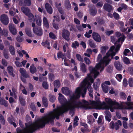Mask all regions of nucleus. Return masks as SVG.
I'll use <instances>...</instances> for the list:
<instances>
[{
  "label": "nucleus",
  "instance_id": "f257e3e1",
  "mask_svg": "<svg viewBox=\"0 0 133 133\" xmlns=\"http://www.w3.org/2000/svg\"><path fill=\"white\" fill-rule=\"evenodd\" d=\"M74 94V93L70 95V100L67 101L63 95L59 93L58 100L59 102L61 104H63L65 101H66V102L62 106L59 107L57 110L54 109L53 111L50 112L45 116H48L50 113L52 114V115L50 117H54V119L53 118V121L54 123V120L55 118H56L57 119H59L60 115L63 114L65 112L69 110L70 114L72 116H73L74 114V111L75 108L86 109L89 104L88 102L84 100H83L82 102L76 101V99L77 98H75L73 100L71 99V96Z\"/></svg>",
  "mask_w": 133,
  "mask_h": 133
},
{
  "label": "nucleus",
  "instance_id": "f03ea898",
  "mask_svg": "<svg viewBox=\"0 0 133 133\" xmlns=\"http://www.w3.org/2000/svg\"><path fill=\"white\" fill-rule=\"evenodd\" d=\"M92 73L89 74L88 76L82 82V85L81 87H78L76 89L74 94L71 96L70 98L72 100H73L75 98H78L80 97L81 94L83 97H84L85 94L87 90L88 89L89 91V95L90 96L93 98V89L91 87V85L89 82L93 83L94 79L92 78L94 74L92 75Z\"/></svg>",
  "mask_w": 133,
  "mask_h": 133
},
{
  "label": "nucleus",
  "instance_id": "7ed1b4c3",
  "mask_svg": "<svg viewBox=\"0 0 133 133\" xmlns=\"http://www.w3.org/2000/svg\"><path fill=\"white\" fill-rule=\"evenodd\" d=\"M97 61L99 62L97 64L95 68L90 66L89 67V69L91 73L94 74V77L95 78H96L99 72L98 71L100 69V72H102L105 66H106L109 64L107 57L106 55L104 56L103 59H102V55L99 54L98 55L97 58Z\"/></svg>",
  "mask_w": 133,
  "mask_h": 133
},
{
  "label": "nucleus",
  "instance_id": "20e7f679",
  "mask_svg": "<svg viewBox=\"0 0 133 133\" xmlns=\"http://www.w3.org/2000/svg\"><path fill=\"white\" fill-rule=\"evenodd\" d=\"M105 101L110 106L113 105H116L117 108L119 109H127L128 108V107L125 105H128V103H124L121 102V104H119L116 101H113L112 100L109 98H106L105 99Z\"/></svg>",
  "mask_w": 133,
  "mask_h": 133
},
{
  "label": "nucleus",
  "instance_id": "39448f33",
  "mask_svg": "<svg viewBox=\"0 0 133 133\" xmlns=\"http://www.w3.org/2000/svg\"><path fill=\"white\" fill-rule=\"evenodd\" d=\"M99 98L97 97L96 96L95 97V101H92L91 104L95 106L98 107V106H104L105 108L106 109H108L110 108V107L106 105V103L105 102H103L101 103L99 100Z\"/></svg>",
  "mask_w": 133,
  "mask_h": 133
},
{
  "label": "nucleus",
  "instance_id": "423d86ee",
  "mask_svg": "<svg viewBox=\"0 0 133 133\" xmlns=\"http://www.w3.org/2000/svg\"><path fill=\"white\" fill-rule=\"evenodd\" d=\"M119 125L121 126L122 125V123L120 120H118L115 123L112 121L110 124V127L111 128H115L116 130H117L119 129Z\"/></svg>",
  "mask_w": 133,
  "mask_h": 133
},
{
  "label": "nucleus",
  "instance_id": "0eeeda50",
  "mask_svg": "<svg viewBox=\"0 0 133 133\" xmlns=\"http://www.w3.org/2000/svg\"><path fill=\"white\" fill-rule=\"evenodd\" d=\"M70 33L67 30L64 29L62 30V37L67 41L70 40Z\"/></svg>",
  "mask_w": 133,
  "mask_h": 133
},
{
  "label": "nucleus",
  "instance_id": "6e6552de",
  "mask_svg": "<svg viewBox=\"0 0 133 133\" xmlns=\"http://www.w3.org/2000/svg\"><path fill=\"white\" fill-rule=\"evenodd\" d=\"M32 29L34 33L37 36H41L43 35V30L41 27H37L33 28Z\"/></svg>",
  "mask_w": 133,
  "mask_h": 133
},
{
  "label": "nucleus",
  "instance_id": "1a4fd4ad",
  "mask_svg": "<svg viewBox=\"0 0 133 133\" xmlns=\"http://www.w3.org/2000/svg\"><path fill=\"white\" fill-rule=\"evenodd\" d=\"M9 28L10 31L12 35H15L17 33L16 27L14 24L10 23L9 25Z\"/></svg>",
  "mask_w": 133,
  "mask_h": 133
},
{
  "label": "nucleus",
  "instance_id": "9d476101",
  "mask_svg": "<svg viewBox=\"0 0 133 133\" xmlns=\"http://www.w3.org/2000/svg\"><path fill=\"white\" fill-rule=\"evenodd\" d=\"M1 22L5 25H7L9 23V19L6 15L3 14L1 16Z\"/></svg>",
  "mask_w": 133,
  "mask_h": 133
},
{
  "label": "nucleus",
  "instance_id": "9b49d317",
  "mask_svg": "<svg viewBox=\"0 0 133 133\" xmlns=\"http://www.w3.org/2000/svg\"><path fill=\"white\" fill-rule=\"evenodd\" d=\"M19 71L22 76L25 78H30V76L29 74L27 73L26 70L24 68H22L19 69Z\"/></svg>",
  "mask_w": 133,
  "mask_h": 133
},
{
  "label": "nucleus",
  "instance_id": "f8f14e48",
  "mask_svg": "<svg viewBox=\"0 0 133 133\" xmlns=\"http://www.w3.org/2000/svg\"><path fill=\"white\" fill-rule=\"evenodd\" d=\"M92 36L93 38L95 41L98 42H100L101 41V37L97 33L95 32H93Z\"/></svg>",
  "mask_w": 133,
  "mask_h": 133
},
{
  "label": "nucleus",
  "instance_id": "ddd939ff",
  "mask_svg": "<svg viewBox=\"0 0 133 133\" xmlns=\"http://www.w3.org/2000/svg\"><path fill=\"white\" fill-rule=\"evenodd\" d=\"M114 65L116 69L118 71H121L122 68V66L120 62L118 61H116L114 63Z\"/></svg>",
  "mask_w": 133,
  "mask_h": 133
},
{
  "label": "nucleus",
  "instance_id": "4468645a",
  "mask_svg": "<svg viewBox=\"0 0 133 133\" xmlns=\"http://www.w3.org/2000/svg\"><path fill=\"white\" fill-rule=\"evenodd\" d=\"M103 8L106 11L109 12H110L112 10V6L108 3H105L104 4Z\"/></svg>",
  "mask_w": 133,
  "mask_h": 133
},
{
  "label": "nucleus",
  "instance_id": "2eb2a0df",
  "mask_svg": "<svg viewBox=\"0 0 133 133\" xmlns=\"http://www.w3.org/2000/svg\"><path fill=\"white\" fill-rule=\"evenodd\" d=\"M45 8L48 13L50 14L52 13V8L51 5L48 3H47L45 4Z\"/></svg>",
  "mask_w": 133,
  "mask_h": 133
},
{
  "label": "nucleus",
  "instance_id": "dca6fc26",
  "mask_svg": "<svg viewBox=\"0 0 133 133\" xmlns=\"http://www.w3.org/2000/svg\"><path fill=\"white\" fill-rule=\"evenodd\" d=\"M104 113L105 114V117L106 120L108 122H110L111 120V117L110 112L106 110L104 111Z\"/></svg>",
  "mask_w": 133,
  "mask_h": 133
},
{
  "label": "nucleus",
  "instance_id": "f3484780",
  "mask_svg": "<svg viewBox=\"0 0 133 133\" xmlns=\"http://www.w3.org/2000/svg\"><path fill=\"white\" fill-rule=\"evenodd\" d=\"M62 91L63 94L67 95H69L71 92L67 87H62Z\"/></svg>",
  "mask_w": 133,
  "mask_h": 133
},
{
  "label": "nucleus",
  "instance_id": "a211bd4d",
  "mask_svg": "<svg viewBox=\"0 0 133 133\" xmlns=\"http://www.w3.org/2000/svg\"><path fill=\"white\" fill-rule=\"evenodd\" d=\"M30 72L32 74H34L37 71V69L35 66V64H32L30 68Z\"/></svg>",
  "mask_w": 133,
  "mask_h": 133
},
{
  "label": "nucleus",
  "instance_id": "6ab92c4d",
  "mask_svg": "<svg viewBox=\"0 0 133 133\" xmlns=\"http://www.w3.org/2000/svg\"><path fill=\"white\" fill-rule=\"evenodd\" d=\"M116 52L113 51L112 52H110L108 51L106 54V56L107 57V58L108 59V61H109V62L110 61V60H109V57L110 56L111 57V59H112L113 58V56H114L116 54Z\"/></svg>",
  "mask_w": 133,
  "mask_h": 133
},
{
  "label": "nucleus",
  "instance_id": "aec40b11",
  "mask_svg": "<svg viewBox=\"0 0 133 133\" xmlns=\"http://www.w3.org/2000/svg\"><path fill=\"white\" fill-rule=\"evenodd\" d=\"M7 70L10 75H12L13 77L15 76V75L13 74V68L12 66H8L7 67Z\"/></svg>",
  "mask_w": 133,
  "mask_h": 133
},
{
  "label": "nucleus",
  "instance_id": "412c9836",
  "mask_svg": "<svg viewBox=\"0 0 133 133\" xmlns=\"http://www.w3.org/2000/svg\"><path fill=\"white\" fill-rule=\"evenodd\" d=\"M35 20L36 23L37 25L41 26V24L42 20L41 17L37 15H35Z\"/></svg>",
  "mask_w": 133,
  "mask_h": 133
},
{
  "label": "nucleus",
  "instance_id": "4be33fe9",
  "mask_svg": "<svg viewBox=\"0 0 133 133\" xmlns=\"http://www.w3.org/2000/svg\"><path fill=\"white\" fill-rule=\"evenodd\" d=\"M43 25L47 28H48L49 27V25L47 18L44 17L43 19Z\"/></svg>",
  "mask_w": 133,
  "mask_h": 133
},
{
  "label": "nucleus",
  "instance_id": "5701e85b",
  "mask_svg": "<svg viewBox=\"0 0 133 133\" xmlns=\"http://www.w3.org/2000/svg\"><path fill=\"white\" fill-rule=\"evenodd\" d=\"M80 69L82 71L85 72L87 71L86 67L85 64L81 62L80 63Z\"/></svg>",
  "mask_w": 133,
  "mask_h": 133
},
{
  "label": "nucleus",
  "instance_id": "b1692460",
  "mask_svg": "<svg viewBox=\"0 0 133 133\" xmlns=\"http://www.w3.org/2000/svg\"><path fill=\"white\" fill-rule=\"evenodd\" d=\"M22 12L26 15L30 12V9L27 7H22L21 8Z\"/></svg>",
  "mask_w": 133,
  "mask_h": 133
},
{
  "label": "nucleus",
  "instance_id": "393cba45",
  "mask_svg": "<svg viewBox=\"0 0 133 133\" xmlns=\"http://www.w3.org/2000/svg\"><path fill=\"white\" fill-rule=\"evenodd\" d=\"M64 5L66 8L68 10H70L71 8V4L68 0H66L65 1Z\"/></svg>",
  "mask_w": 133,
  "mask_h": 133
},
{
  "label": "nucleus",
  "instance_id": "a878e982",
  "mask_svg": "<svg viewBox=\"0 0 133 133\" xmlns=\"http://www.w3.org/2000/svg\"><path fill=\"white\" fill-rule=\"evenodd\" d=\"M43 103L45 108H47L48 106V102L47 99L45 97H43L42 99Z\"/></svg>",
  "mask_w": 133,
  "mask_h": 133
},
{
  "label": "nucleus",
  "instance_id": "bb28decb",
  "mask_svg": "<svg viewBox=\"0 0 133 133\" xmlns=\"http://www.w3.org/2000/svg\"><path fill=\"white\" fill-rule=\"evenodd\" d=\"M9 50L10 54L12 55H14L15 54V49L13 46L11 45L10 46Z\"/></svg>",
  "mask_w": 133,
  "mask_h": 133
},
{
  "label": "nucleus",
  "instance_id": "cd10ccee",
  "mask_svg": "<svg viewBox=\"0 0 133 133\" xmlns=\"http://www.w3.org/2000/svg\"><path fill=\"white\" fill-rule=\"evenodd\" d=\"M0 104L3 105L4 106L7 107L8 106L7 102L3 98L0 97Z\"/></svg>",
  "mask_w": 133,
  "mask_h": 133
},
{
  "label": "nucleus",
  "instance_id": "c85d7f7f",
  "mask_svg": "<svg viewBox=\"0 0 133 133\" xmlns=\"http://www.w3.org/2000/svg\"><path fill=\"white\" fill-rule=\"evenodd\" d=\"M19 100L21 105L24 106L25 105V101L22 95H20L19 97Z\"/></svg>",
  "mask_w": 133,
  "mask_h": 133
},
{
  "label": "nucleus",
  "instance_id": "c756f323",
  "mask_svg": "<svg viewBox=\"0 0 133 133\" xmlns=\"http://www.w3.org/2000/svg\"><path fill=\"white\" fill-rule=\"evenodd\" d=\"M25 32L26 35L29 37H32V32L31 30L28 28H26L25 29Z\"/></svg>",
  "mask_w": 133,
  "mask_h": 133
},
{
  "label": "nucleus",
  "instance_id": "7c9ffc66",
  "mask_svg": "<svg viewBox=\"0 0 133 133\" xmlns=\"http://www.w3.org/2000/svg\"><path fill=\"white\" fill-rule=\"evenodd\" d=\"M54 85L55 88H59L61 85L59 81L58 80L55 81L54 82Z\"/></svg>",
  "mask_w": 133,
  "mask_h": 133
},
{
  "label": "nucleus",
  "instance_id": "2f4dec72",
  "mask_svg": "<svg viewBox=\"0 0 133 133\" xmlns=\"http://www.w3.org/2000/svg\"><path fill=\"white\" fill-rule=\"evenodd\" d=\"M97 13V10L96 8H94L90 10V13L91 15L94 16Z\"/></svg>",
  "mask_w": 133,
  "mask_h": 133
},
{
  "label": "nucleus",
  "instance_id": "473e14b6",
  "mask_svg": "<svg viewBox=\"0 0 133 133\" xmlns=\"http://www.w3.org/2000/svg\"><path fill=\"white\" fill-rule=\"evenodd\" d=\"M79 45V43L77 41L72 43L71 46L73 48L76 49L77 47H78Z\"/></svg>",
  "mask_w": 133,
  "mask_h": 133
},
{
  "label": "nucleus",
  "instance_id": "72a5a7b5",
  "mask_svg": "<svg viewBox=\"0 0 133 133\" xmlns=\"http://www.w3.org/2000/svg\"><path fill=\"white\" fill-rule=\"evenodd\" d=\"M130 98H131V96H129L127 98V100L129 102H123V103H128V105H125V106H127V107H128V108L127 109H133L132 107L131 106H130L129 105H130L129 102L131 101Z\"/></svg>",
  "mask_w": 133,
  "mask_h": 133
},
{
  "label": "nucleus",
  "instance_id": "f704fd0d",
  "mask_svg": "<svg viewBox=\"0 0 133 133\" xmlns=\"http://www.w3.org/2000/svg\"><path fill=\"white\" fill-rule=\"evenodd\" d=\"M57 57L58 58H62V60L64 59V61H65V57L64 55L61 52L59 51L57 53Z\"/></svg>",
  "mask_w": 133,
  "mask_h": 133
},
{
  "label": "nucleus",
  "instance_id": "c9c22d12",
  "mask_svg": "<svg viewBox=\"0 0 133 133\" xmlns=\"http://www.w3.org/2000/svg\"><path fill=\"white\" fill-rule=\"evenodd\" d=\"M102 87L103 91L105 93L108 92V86L105 84H102Z\"/></svg>",
  "mask_w": 133,
  "mask_h": 133
},
{
  "label": "nucleus",
  "instance_id": "e433bc0d",
  "mask_svg": "<svg viewBox=\"0 0 133 133\" xmlns=\"http://www.w3.org/2000/svg\"><path fill=\"white\" fill-rule=\"evenodd\" d=\"M49 101L51 102H54L56 100V98L55 96L51 94L49 95Z\"/></svg>",
  "mask_w": 133,
  "mask_h": 133
},
{
  "label": "nucleus",
  "instance_id": "4c0bfd02",
  "mask_svg": "<svg viewBox=\"0 0 133 133\" xmlns=\"http://www.w3.org/2000/svg\"><path fill=\"white\" fill-rule=\"evenodd\" d=\"M88 43L91 47L95 48L96 47L95 44L91 39H90L88 41Z\"/></svg>",
  "mask_w": 133,
  "mask_h": 133
},
{
  "label": "nucleus",
  "instance_id": "58836bf2",
  "mask_svg": "<svg viewBox=\"0 0 133 133\" xmlns=\"http://www.w3.org/2000/svg\"><path fill=\"white\" fill-rule=\"evenodd\" d=\"M15 9L14 8H11L9 12L10 14L12 16H14L15 14Z\"/></svg>",
  "mask_w": 133,
  "mask_h": 133
},
{
  "label": "nucleus",
  "instance_id": "ea45409f",
  "mask_svg": "<svg viewBox=\"0 0 133 133\" xmlns=\"http://www.w3.org/2000/svg\"><path fill=\"white\" fill-rule=\"evenodd\" d=\"M108 47L107 46L101 47V52L102 54H104L106 52V50L108 49Z\"/></svg>",
  "mask_w": 133,
  "mask_h": 133
},
{
  "label": "nucleus",
  "instance_id": "a19ab883",
  "mask_svg": "<svg viewBox=\"0 0 133 133\" xmlns=\"http://www.w3.org/2000/svg\"><path fill=\"white\" fill-rule=\"evenodd\" d=\"M78 120V117L77 116H76L74 121L73 126L74 127L77 125V122Z\"/></svg>",
  "mask_w": 133,
  "mask_h": 133
},
{
  "label": "nucleus",
  "instance_id": "79ce46f5",
  "mask_svg": "<svg viewBox=\"0 0 133 133\" xmlns=\"http://www.w3.org/2000/svg\"><path fill=\"white\" fill-rule=\"evenodd\" d=\"M8 31L7 29H4L1 34H2L4 36L7 37L8 35Z\"/></svg>",
  "mask_w": 133,
  "mask_h": 133
},
{
  "label": "nucleus",
  "instance_id": "37998d69",
  "mask_svg": "<svg viewBox=\"0 0 133 133\" xmlns=\"http://www.w3.org/2000/svg\"><path fill=\"white\" fill-rule=\"evenodd\" d=\"M123 61L126 64H128L130 63L129 59L126 57H124Z\"/></svg>",
  "mask_w": 133,
  "mask_h": 133
},
{
  "label": "nucleus",
  "instance_id": "c03bdc74",
  "mask_svg": "<svg viewBox=\"0 0 133 133\" xmlns=\"http://www.w3.org/2000/svg\"><path fill=\"white\" fill-rule=\"evenodd\" d=\"M31 3V0H24V5L29 6Z\"/></svg>",
  "mask_w": 133,
  "mask_h": 133
},
{
  "label": "nucleus",
  "instance_id": "a18cd8bd",
  "mask_svg": "<svg viewBox=\"0 0 133 133\" xmlns=\"http://www.w3.org/2000/svg\"><path fill=\"white\" fill-rule=\"evenodd\" d=\"M3 55L6 59H8L9 58V56L8 51L5 50H4L3 51Z\"/></svg>",
  "mask_w": 133,
  "mask_h": 133
},
{
  "label": "nucleus",
  "instance_id": "49530a36",
  "mask_svg": "<svg viewBox=\"0 0 133 133\" xmlns=\"http://www.w3.org/2000/svg\"><path fill=\"white\" fill-rule=\"evenodd\" d=\"M128 83L130 87H133V79L132 78H129L128 80Z\"/></svg>",
  "mask_w": 133,
  "mask_h": 133
},
{
  "label": "nucleus",
  "instance_id": "de8ad7c7",
  "mask_svg": "<svg viewBox=\"0 0 133 133\" xmlns=\"http://www.w3.org/2000/svg\"><path fill=\"white\" fill-rule=\"evenodd\" d=\"M125 36L124 35H123L122 37L119 38L118 39L117 41L115 43V44H116L117 43V42H118V43L119 42L121 41H122L121 43H122V42L124 41L125 38Z\"/></svg>",
  "mask_w": 133,
  "mask_h": 133
},
{
  "label": "nucleus",
  "instance_id": "09e8293b",
  "mask_svg": "<svg viewBox=\"0 0 133 133\" xmlns=\"http://www.w3.org/2000/svg\"><path fill=\"white\" fill-rule=\"evenodd\" d=\"M17 41L19 42H22L23 40V38L22 37L18 36L16 37Z\"/></svg>",
  "mask_w": 133,
  "mask_h": 133
},
{
  "label": "nucleus",
  "instance_id": "8fccbe9b",
  "mask_svg": "<svg viewBox=\"0 0 133 133\" xmlns=\"http://www.w3.org/2000/svg\"><path fill=\"white\" fill-rule=\"evenodd\" d=\"M116 78L118 81L120 82L122 79V77L121 74H119L116 75Z\"/></svg>",
  "mask_w": 133,
  "mask_h": 133
},
{
  "label": "nucleus",
  "instance_id": "3c124183",
  "mask_svg": "<svg viewBox=\"0 0 133 133\" xmlns=\"http://www.w3.org/2000/svg\"><path fill=\"white\" fill-rule=\"evenodd\" d=\"M76 56L77 59L79 61L81 62H83V59L82 58L81 56L78 54H77L76 55Z\"/></svg>",
  "mask_w": 133,
  "mask_h": 133
},
{
  "label": "nucleus",
  "instance_id": "603ef678",
  "mask_svg": "<svg viewBox=\"0 0 133 133\" xmlns=\"http://www.w3.org/2000/svg\"><path fill=\"white\" fill-rule=\"evenodd\" d=\"M84 60L85 63L87 64H89L91 63V62L90 61L89 58L85 57L84 58Z\"/></svg>",
  "mask_w": 133,
  "mask_h": 133
},
{
  "label": "nucleus",
  "instance_id": "864d4df0",
  "mask_svg": "<svg viewBox=\"0 0 133 133\" xmlns=\"http://www.w3.org/2000/svg\"><path fill=\"white\" fill-rule=\"evenodd\" d=\"M120 96L121 98L123 99H125L127 97V96L125 94L122 92H120Z\"/></svg>",
  "mask_w": 133,
  "mask_h": 133
},
{
  "label": "nucleus",
  "instance_id": "5fc2aeb1",
  "mask_svg": "<svg viewBox=\"0 0 133 133\" xmlns=\"http://www.w3.org/2000/svg\"><path fill=\"white\" fill-rule=\"evenodd\" d=\"M42 44L43 46H47L49 45L50 43L48 41L46 40L45 42H42Z\"/></svg>",
  "mask_w": 133,
  "mask_h": 133
},
{
  "label": "nucleus",
  "instance_id": "6e6d98bb",
  "mask_svg": "<svg viewBox=\"0 0 133 133\" xmlns=\"http://www.w3.org/2000/svg\"><path fill=\"white\" fill-rule=\"evenodd\" d=\"M49 78L51 81H53L54 79V75L52 73H50L49 74Z\"/></svg>",
  "mask_w": 133,
  "mask_h": 133
},
{
  "label": "nucleus",
  "instance_id": "4d7b16f0",
  "mask_svg": "<svg viewBox=\"0 0 133 133\" xmlns=\"http://www.w3.org/2000/svg\"><path fill=\"white\" fill-rule=\"evenodd\" d=\"M113 69V66H109L107 69V70L108 72L111 73L112 72Z\"/></svg>",
  "mask_w": 133,
  "mask_h": 133
},
{
  "label": "nucleus",
  "instance_id": "13d9d810",
  "mask_svg": "<svg viewBox=\"0 0 133 133\" xmlns=\"http://www.w3.org/2000/svg\"><path fill=\"white\" fill-rule=\"evenodd\" d=\"M26 15L28 17L30 20L31 19L34 18V15L32 14L30 12L26 14Z\"/></svg>",
  "mask_w": 133,
  "mask_h": 133
},
{
  "label": "nucleus",
  "instance_id": "bf43d9fd",
  "mask_svg": "<svg viewBox=\"0 0 133 133\" xmlns=\"http://www.w3.org/2000/svg\"><path fill=\"white\" fill-rule=\"evenodd\" d=\"M42 85L44 88L46 89H47L48 88V84H47V82H43V83Z\"/></svg>",
  "mask_w": 133,
  "mask_h": 133
},
{
  "label": "nucleus",
  "instance_id": "052dcab7",
  "mask_svg": "<svg viewBox=\"0 0 133 133\" xmlns=\"http://www.w3.org/2000/svg\"><path fill=\"white\" fill-rule=\"evenodd\" d=\"M128 72L131 75H133V67H129L128 69Z\"/></svg>",
  "mask_w": 133,
  "mask_h": 133
},
{
  "label": "nucleus",
  "instance_id": "680f3d73",
  "mask_svg": "<svg viewBox=\"0 0 133 133\" xmlns=\"http://www.w3.org/2000/svg\"><path fill=\"white\" fill-rule=\"evenodd\" d=\"M114 17L116 19H118L119 18V15L116 12H114L113 14Z\"/></svg>",
  "mask_w": 133,
  "mask_h": 133
},
{
  "label": "nucleus",
  "instance_id": "e2e57ef3",
  "mask_svg": "<svg viewBox=\"0 0 133 133\" xmlns=\"http://www.w3.org/2000/svg\"><path fill=\"white\" fill-rule=\"evenodd\" d=\"M30 105V108L33 111H35L36 110V108L33 103H31Z\"/></svg>",
  "mask_w": 133,
  "mask_h": 133
},
{
  "label": "nucleus",
  "instance_id": "0e129e2a",
  "mask_svg": "<svg viewBox=\"0 0 133 133\" xmlns=\"http://www.w3.org/2000/svg\"><path fill=\"white\" fill-rule=\"evenodd\" d=\"M2 63L4 66H6L8 65L7 62L5 59H2Z\"/></svg>",
  "mask_w": 133,
  "mask_h": 133
},
{
  "label": "nucleus",
  "instance_id": "69168bd1",
  "mask_svg": "<svg viewBox=\"0 0 133 133\" xmlns=\"http://www.w3.org/2000/svg\"><path fill=\"white\" fill-rule=\"evenodd\" d=\"M15 63L16 66L18 67H21L22 66V65L21 63L17 61H15Z\"/></svg>",
  "mask_w": 133,
  "mask_h": 133
},
{
  "label": "nucleus",
  "instance_id": "338daca9",
  "mask_svg": "<svg viewBox=\"0 0 133 133\" xmlns=\"http://www.w3.org/2000/svg\"><path fill=\"white\" fill-rule=\"evenodd\" d=\"M121 45L120 44H118L116 45V46L115 49V51L116 52H117L119 50Z\"/></svg>",
  "mask_w": 133,
  "mask_h": 133
},
{
  "label": "nucleus",
  "instance_id": "774afa93",
  "mask_svg": "<svg viewBox=\"0 0 133 133\" xmlns=\"http://www.w3.org/2000/svg\"><path fill=\"white\" fill-rule=\"evenodd\" d=\"M123 84L125 87H126L128 85L127 80L125 78H124L123 79Z\"/></svg>",
  "mask_w": 133,
  "mask_h": 133
}]
</instances>
